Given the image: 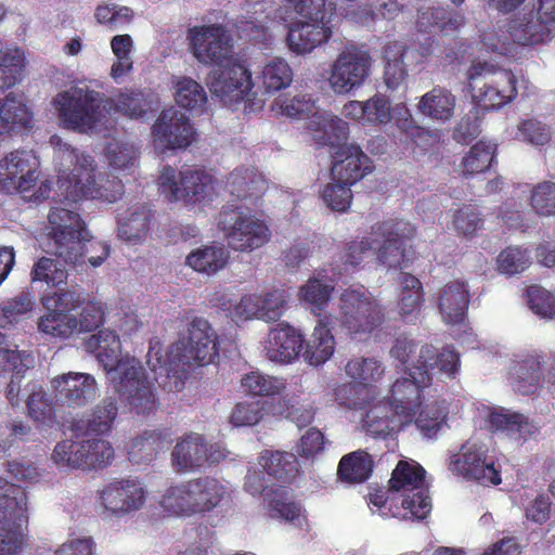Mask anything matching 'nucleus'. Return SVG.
<instances>
[{
  "instance_id": "obj_36",
  "label": "nucleus",
  "mask_w": 555,
  "mask_h": 555,
  "mask_svg": "<svg viewBox=\"0 0 555 555\" xmlns=\"http://www.w3.org/2000/svg\"><path fill=\"white\" fill-rule=\"evenodd\" d=\"M258 464L274 479L291 482L299 472L297 456L292 452L264 450L258 457Z\"/></svg>"
},
{
  "instance_id": "obj_24",
  "label": "nucleus",
  "mask_w": 555,
  "mask_h": 555,
  "mask_svg": "<svg viewBox=\"0 0 555 555\" xmlns=\"http://www.w3.org/2000/svg\"><path fill=\"white\" fill-rule=\"evenodd\" d=\"M332 176L335 181L353 185L374 169L372 159L357 144H343L335 152Z\"/></svg>"
},
{
  "instance_id": "obj_54",
  "label": "nucleus",
  "mask_w": 555,
  "mask_h": 555,
  "mask_svg": "<svg viewBox=\"0 0 555 555\" xmlns=\"http://www.w3.org/2000/svg\"><path fill=\"white\" fill-rule=\"evenodd\" d=\"M241 387L251 396L271 397L281 393L286 384L281 378L250 372L242 377Z\"/></svg>"
},
{
  "instance_id": "obj_28",
  "label": "nucleus",
  "mask_w": 555,
  "mask_h": 555,
  "mask_svg": "<svg viewBox=\"0 0 555 555\" xmlns=\"http://www.w3.org/2000/svg\"><path fill=\"white\" fill-rule=\"evenodd\" d=\"M304 335L289 324H279L268 334L264 346L266 356L270 361L291 363L298 359L304 349Z\"/></svg>"
},
{
  "instance_id": "obj_56",
  "label": "nucleus",
  "mask_w": 555,
  "mask_h": 555,
  "mask_svg": "<svg viewBox=\"0 0 555 555\" xmlns=\"http://www.w3.org/2000/svg\"><path fill=\"white\" fill-rule=\"evenodd\" d=\"M175 98L179 106L189 111L202 109L207 102L204 88L189 77H181L177 81Z\"/></svg>"
},
{
  "instance_id": "obj_25",
  "label": "nucleus",
  "mask_w": 555,
  "mask_h": 555,
  "mask_svg": "<svg viewBox=\"0 0 555 555\" xmlns=\"http://www.w3.org/2000/svg\"><path fill=\"white\" fill-rule=\"evenodd\" d=\"M436 302L446 323H462L466 318L470 302L468 283L462 279L447 282L436 293Z\"/></svg>"
},
{
  "instance_id": "obj_14",
  "label": "nucleus",
  "mask_w": 555,
  "mask_h": 555,
  "mask_svg": "<svg viewBox=\"0 0 555 555\" xmlns=\"http://www.w3.org/2000/svg\"><path fill=\"white\" fill-rule=\"evenodd\" d=\"M372 234L383 241L377 251V260L389 269L408 267L406 242L416 234L415 227L403 219L391 218L372 225Z\"/></svg>"
},
{
  "instance_id": "obj_23",
  "label": "nucleus",
  "mask_w": 555,
  "mask_h": 555,
  "mask_svg": "<svg viewBox=\"0 0 555 555\" xmlns=\"http://www.w3.org/2000/svg\"><path fill=\"white\" fill-rule=\"evenodd\" d=\"M54 397L61 405L81 408L94 399L96 382L86 373H66L51 380Z\"/></svg>"
},
{
  "instance_id": "obj_3",
  "label": "nucleus",
  "mask_w": 555,
  "mask_h": 555,
  "mask_svg": "<svg viewBox=\"0 0 555 555\" xmlns=\"http://www.w3.org/2000/svg\"><path fill=\"white\" fill-rule=\"evenodd\" d=\"M53 242V254L74 266L88 262L101 266L109 255V246L93 240L78 212L64 207H53L48 216Z\"/></svg>"
},
{
  "instance_id": "obj_21",
  "label": "nucleus",
  "mask_w": 555,
  "mask_h": 555,
  "mask_svg": "<svg viewBox=\"0 0 555 555\" xmlns=\"http://www.w3.org/2000/svg\"><path fill=\"white\" fill-rule=\"evenodd\" d=\"M194 133L189 117L176 107L163 109L152 127L154 143L163 151L188 147Z\"/></svg>"
},
{
  "instance_id": "obj_19",
  "label": "nucleus",
  "mask_w": 555,
  "mask_h": 555,
  "mask_svg": "<svg viewBox=\"0 0 555 555\" xmlns=\"http://www.w3.org/2000/svg\"><path fill=\"white\" fill-rule=\"evenodd\" d=\"M225 457L217 446L208 444L205 437L189 433L181 437L171 452L172 464L178 472H194L206 465L219 463Z\"/></svg>"
},
{
  "instance_id": "obj_47",
  "label": "nucleus",
  "mask_w": 555,
  "mask_h": 555,
  "mask_svg": "<svg viewBox=\"0 0 555 555\" xmlns=\"http://www.w3.org/2000/svg\"><path fill=\"white\" fill-rule=\"evenodd\" d=\"M105 103L109 108L131 118L143 117L151 107L147 94L138 89H126L113 99H105Z\"/></svg>"
},
{
  "instance_id": "obj_53",
  "label": "nucleus",
  "mask_w": 555,
  "mask_h": 555,
  "mask_svg": "<svg viewBox=\"0 0 555 555\" xmlns=\"http://www.w3.org/2000/svg\"><path fill=\"white\" fill-rule=\"evenodd\" d=\"M111 49L116 56V61L111 67V77L118 81L133 69V60L131 57L133 40L128 34L116 35L111 39Z\"/></svg>"
},
{
  "instance_id": "obj_18",
  "label": "nucleus",
  "mask_w": 555,
  "mask_h": 555,
  "mask_svg": "<svg viewBox=\"0 0 555 555\" xmlns=\"http://www.w3.org/2000/svg\"><path fill=\"white\" fill-rule=\"evenodd\" d=\"M35 157L27 151H13L0 160V191L5 194L30 192L38 183Z\"/></svg>"
},
{
  "instance_id": "obj_60",
  "label": "nucleus",
  "mask_w": 555,
  "mask_h": 555,
  "mask_svg": "<svg viewBox=\"0 0 555 555\" xmlns=\"http://www.w3.org/2000/svg\"><path fill=\"white\" fill-rule=\"evenodd\" d=\"M41 304L46 310L66 311L70 313L85 304V296L75 288H59L41 296Z\"/></svg>"
},
{
  "instance_id": "obj_9",
  "label": "nucleus",
  "mask_w": 555,
  "mask_h": 555,
  "mask_svg": "<svg viewBox=\"0 0 555 555\" xmlns=\"http://www.w3.org/2000/svg\"><path fill=\"white\" fill-rule=\"evenodd\" d=\"M217 224L229 246L237 251L250 253L271 238V230L266 221L241 206H223Z\"/></svg>"
},
{
  "instance_id": "obj_31",
  "label": "nucleus",
  "mask_w": 555,
  "mask_h": 555,
  "mask_svg": "<svg viewBox=\"0 0 555 555\" xmlns=\"http://www.w3.org/2000/svg\"><path fill=\"white\" fill-rule=\"evenodd\" d=\"M172 441L170 428L144 430L131 440L129 460L137 464L151 462L160 451L167 450Z\"/></svg>"
},
{
  "instance_id": "obj_46",
  "label": "nucleus",
  "mask_w": 555,
  "mask_h": 555,
  "mask_svg": "<svg viewBox=\"0 0 555 555\" xmlns=\"http://www.w3.org/2000/svg\"><path fill=\"white\" fill-rule=\"evenodd\" d=\"M345 371L354 383L369 387L382 379L385 367L376 358L356 357L347 362Z\"/></svg>"
},
{
  "instance_id": "obj_29",
  "label": "nucleus",
  "mask_w": 555,
  "mask_h": 555,
  "mask_svg": "<svg viewBox=\"0 0 555 555\" xmlns=\"http://www.w3.org/2000/svg\"><path fill=\"white\" fill-rule=\"evenodd\" d=\"M331 36L326 22H295L288 28L286 41L292 52L307 54L327 42Z\"/></svg>"
},
{
  "instance_id": "obj_6",
  "label": "nucleus",
  "mask_w": 555,
  "mask_h": 555,
  "mask_svg": "<svg viewBox=\"0 0 555 555\" xmlns=\"http://www.w3.org/2000/svg\"><path fill=\"white\" fill-rule=\"evenodd\" d=\"M103 93L88 87H72L59 92L52 100L59 125L80 134L96 131L105 118Z\"/></svg>"
},
{
  "instance_id": "obj_49",
  "label": "nucleus",
  "mask_w": 555,
  "mask_h": 555,
  "mask_svg": "<svg viewBox=\"0 0 555 555\" xmlns=\"http://www.w3.org/2000/svg\"><path fill=\"white\" fill-rule=\"evenodd\" d=\"M27 389L29 395L26 402L29 416L37 423L51 426L55 418L52 400L37 383H29Z\"/></svg>"
},
{
  "instance_id": "obj_51",
  "label": "nucleus",
  "mask_w": 555,
  "mask_h": 555,
  "mask_svg": "<svg viewBox=\"0 0 555 555\" xmlns=\"http://www.w3.org/2000/svg\"><path fill=\"white\" fill-rule=\"evenodd\" d=\"M25 57L20 49L0 51V95L21 79Z\"/></svg>"
},
{
  "instance_id": "obj_13",
  "label": "nucleus",
  "mask_w": 555,
  "mask_h": 555,
  "mask_svg": "<svg viewBox=\"0 0 555 555\" xmlns=\"http://www.w3.org/2000/svg\"><path fill=\"white\" fill-rule=\"evenodd\" d=\"M425 469L417 463L399 461L389 479V489L402 492V507L416 519H424L431 509L430 498L424 488Z\"/></svg>"
},
{
  "instance_id": "obj_32",
  "label": "nucleus",
  "mask_w": 555,
  "mask_h": 555,
  "mask_svg": "<svg viewBox=\"0 0 555 555\" xmlns=\"http://www.w3.org/2000/svg\"><path fill=\"white\" fill-rule=\"evenodd\" d=\"M33 113L22 96L9 93L0 103V137L31 128Z\"/></svg>"
},
{
  "instance_id": "obj_44",
  "label": "nucleus",
  "mask_w": 555,
  "mask_h": 555,
  "mask_svg": "<svg viewBox=\"0 0 555 555\" xmlns=\"http://www.w3.org/2000/svg\"><path fill=\"white\" fill-rule=\"evenodd\" d=\"M263 180L254 168H236L227 178V189L237 199H245L261 191Z\"/></svg>"
},
{
  "instance_id": "obj_20",
  "label": "nucleus",
  "mask_w": 555,
  "mask_h": 555,
  "mask_svg": "<svg viewBox=\"0 0 555 555\" xmlns=\"http://www.w3.org/2000/svg\"><path fill=\"white\" fill-rule=\"evenodd\" d=\"M253 86L250 70L233 57L214 72L209 81L211 93L229 103L244 100Z\"/></svg>"
},
{
  "instance_id": "obj_48",
  "label": "nucleus",
  "mask_w": 555,
  "mask_h": 555,
  "mask_svg": "<svg viewBox=\"0 0 555 555\" xmlns=\"http://www.w3.org/2000/svg\"><path fill=\"white\" fill-rule=\"evenodd\" d=\"M260 80L267 93H274L292 83L293 69L285 60L274 57L263 66Z\"/></svg>"
},
{
  "instance_id": "obj_7",
  "label": "nucleus",
  "mask_w": 555,
  "mask_h": 555,
  "mask_svg": "<svg viewBox=\"0 0 555 555\" xmlns=\"http://www.w3.org/2000/svg\"><path fill=\"white\" fill-rule=\"evenodd\" d=\"M225 494V486L217 478L199 476L169 487L160 505L169 515L192 516L211 512L220 505Z\"/></svg>"
},
{
  "instance_id": "obj_16",
  "label": "nucleus",
  "mask_w": 555,
  "mask_h": 555,
  "mask_svg": "<svg viewBox=\"0 0 555 555\" xmlns=\"http://www.w3.org/2000/svg\"><path fill=\"white\" fill-rule=\"evenodd\" d=\"M449 469L453 475L482 486H498L501 483V472L496 468L494 460L488 455L485 446L464 443L460 451L450 459Z\"/></svg>"
},
{
  "instance_id": "obj_41",
  "label": "nucleus",
  "mask_w": 555,
  "mask_h": 555,
  "mask_svg": "<svg viewBox=\"0 0 555 555\" xmlns=\"http://www.w3.org/2000/svg\"><path fill=\"white\" fill-rule=\"evenodd\" d=\"M153 218L145 204L132 206L125 217L119 218L118 233L125 241H140L146 236Z\"/></svg>"
},
{
  "instance_id": "obj_40",
  "label": "nucleus",
  "mask_w": 555,
  "mask_h": 555,
  "mask_svg": "<svg viewBox=\"0 0 555 555\" xmlns=\"http://www.w3.org/2000/svg\"><path fill=\"white\" fill-rule=\"evenodd\" d=\"M541 357L530 354L518 361L514 366V390L522 396H530L538 391L541 383Z\"/></svg>"
},
{
  "instance_id": "obj_62",
  "label": "nucleus",
  "mask_w": 555,
  "mask_h": 555,
  "mask_svg": "<svg viewBox=\"0 0 555 555\" xmlns=\"http://www.w3.org/2000/svg\"><path fill=\"white\" fill-rule=\"evenodd\" d=\"M34 363V358L26 351L11 349L8 344V337L0 332V369L2 371L25 372Z\"/></svg>"
},
{
  "instance_id": "obj_63",
  "label": "nucleus",
  "mask_w": 555,
  "mask_h": 555,
  "mask_svg": "<svg viewBox=\"0 0 555 555\" xmlns=\"http://www.w3.org/2000/svg\"><path fill=\"white\" fill-rule=\"evenodd\" d=\"M483 219L476 206L464 204L453 216V225L457 234L473 237L483 228Z\"/></svg>"
},
{
  "instance_id": "obj_33",
  "label": "nucleus",
  "mask_w": 555,
  "mask_h": 555,
  "mask_svg": "<svg viewBox=\"0 0 555 555\" xmlns=\"http://www.w3.org/2000/svg\"><path fill=\"white\" fill-rule=\"evenodd\" d=\"M405 426H408L405 422L398 417L395 409L387 400L371 405L363 420V427L366 433L374 437L386 438L392 433L400 431Z\"/></svg>"
},
{
  "instance_id": "obj_55",
  "label": "nucleus",
  "mask_w": 555,
  "mask_h": 555,
  "mask_svg": "<svg viewBox=\"0 0 555 555\" xmlns=\"http://www.w3.org/2000/svg\"><path fill=\"white\" fill-rule=\"evenodd\" d=\"M67 270L56 259L49 257L39 258L31 270L33 282H44L50 287H59L67 281Z\"/></svg>"
},
{
  "instance_id": "obj_12",
  "label": "nucleus",
  "mask_w": 555,
  "mask_h": 555,
  "mask_svg": "<svg viewBox=\"0 0 555 555\" xmlns=\"http://www.w3.org/2000/svg\"><path fill=\"white\" fill-rule=\"evenodd\" d=\"M52 459L59 467L91 470L109 465L114 459V449L109 442L102 439H66L56 443Z\"/></svg>"
},
{
  "instance_id": "obj_27",
  "label": "nucleus",
  "mask_w": 555,
  "mask_h": 555,
  "mask_svg": "<svg viewBox=\"0 0 555 555\" xmlns=\"http://www.w3.org/2000/svg\"><path fill=\"white\" fill-rule=\"evenodd\" d=\"M27 495L25 490L0 477V524L23 534L28 524Z\"/></svg>"
},
{
  "instance_id": "obj_61",
  "label": "nucleus",
  "mask_w": 555,
  "mask_h": 555,
  "mask_svg": "<svg viewBox=\"0 0 555 555\" xmlns=\"http://www.w3.org/2000/svg\"><path fill=\"white\" fill-rule=\"evenodd\" d=\"M530 205L538 216L555 218V182L535 184L531 190Z\"/></svg>"
},
{
  "instance_id": "obj_22",
  "label": "nucleus",
  "mask_w": 555,
  "mask_h": 555,
  "mask_svg": "<svg viewBox=\"0 0 555 555\" xmlns=\"http://www.w3.org/2000/svg\"><path fill=\"white\" fill-rule=\"evenodd\" d=\"M145 502L141 483L132 479L115 480L100 491V504L115 516H124L140 509Z\"/></svg>"
},
{
  "instance_id": "obj_35",
  "label": "nucleus",
  "mask_w": 555,
  "mask_h": 555,
  "mask_svg": "<svg viewBox=\"0 0 555 555\" xmlns=\"http://www.w3.org/2000/svg\"><path fill=\"white\" fill-rule=\"evenodd\" d=\"M508 31L512 39L521 46L543 43L551 37L550 24L532 11L513 20Z\"/></svg>"
},
{
  "instance_id": "obj_5",
  "label": "nucleus",
  "mask_w": 555,
  "mask_h": 555,
  "mask_svg": "<svg viewBox=\"0 0 555 555\" xmlns=\"http://www.w3.org/2000/svg\"><path fill=\"white\" fill-rule=\"evenodd\" d=\"M188 336L182 341V352L177 353V359L164 360L156 358L153 362L152 352L149 351L147 363L156 373L160 369L167 376L177 375L178 378H186L191 366H205L212 363L219 357L218 335L211 324L202 317H195L188 324Z\"/></svg>"
},
{
  "instance_id": "obj_38",
  "label": "nucleus",
  "mask_w": 555,
  "mask_h": 555,
  "mask_svg": "<svg viewBox=\"0 0 555 555\" xmlns=\"http://www.w3.org/2000/svg\"><path fill=\"white\" fill-rule=\"evenodd\" d=\"M118 412L117 402L113 398L103 399L86 420L76 423V429L86 435H106L112 428Z\"/></svg>"
},
{
  "instance_id": "obj_4",
  "label": "nucleus",
  "mask_w": 555,
  "mask_h": 555,
  "mask_svg": "<svg viewBox=\"0 0 555 555\" xmlns=\"http://www.w3.org/2000/svg\"><path fill=\"white\" fill-rule=\"evenodd\" d=\"M64 156L74 164L69 173L59 177V188L64 191V199L68 204L89 198L116 203L122 197L125 193L122 181L117 177H100L98 180L94 159L90 155L70 149L64 152Z\"/></svg>"
},
{
  "instance_id": "obj_58",
  "label": "nucleus",
  "mask_w": 555,
  "mask_h": 555,
  "mask_svg": "<svg viewBox=\"0 0 555 555\" xmlns=\"http://www.w3.org/2000/svg\"><path fill=\"white\" fill-rule=\"evenodd\" d=\"M334 291V286L322 282L318 278H310L299 289L301 301L312 306V312L320 318L321 311L325 309Z\"/></svg>"
},
{
  "instance_id": "obj_26",
  "label": "nucleus",
  "mask_w": 555,
  "mask_h": 555,
  "mask_svg": "<svg viewBox=\"0 0 555 555\" xmlns=\"http://www.w3.org/2000/svg\"><path fill=\"white\" fill-rule=\"evenodd\" d=\"M287 296L284 289H272L264 295H244L236 305V312L245 319L257 318L278 321L284 313Z\"/></svg>"
},
{
  "instance_id": "obj_37",
  "label": "nucleus",
  "mask_w": 555,
  "mask_h": 555,
  "mask_svg": "<svg viewBox=\"0 0 555 555\" xmlns=\"http://www.w3.org/2000/svg\"><path fill=\"white\" fill-rule=\"evenodd\" d=\"M464 23L465 18L462 14L444 8L421 9L416 20L417 29L423 33H430L433 29L443 33L456 31Z\"/></svg>"
},
{
  "instance_id": "obj_34",
  "label": "nucleus",
  "mask_w": 555,
  "mask_h": 555,
  "mask_svg": "<svg viewBox=\"0 0 555 555\" xmlns=\"http://www.w3.org/2000/svg\"><path fill=\"white\" fill-rule=\"evenodd\" d=\"M401 289L398 296V313L404 323L415 324L424 305L422 282L411 273L400 276Z\"/></svg>"
},
{
  "instance_id": "obj_11",
  "label": "nucleus",
  "mask_w": 555,
  "mask_h": 555,
  "mask_svg": "<svg viewBox=\"0 0 555 555\" xmlns=\"http://www.w3.org/2000/svg\"><path fill=\"white\" fill-rule=\"evenodd\" d=\"M341 326L350 334H371L384 322V309L364 287L350 286L339 296Z\"/></svg>"
},
{
  "instance_id": "obj_2",
  "label": "nucleus",
  "mask_w": 555,
  "mask_h": 555,
  "mask_svg": "<svg viewBox=\"0 0 555 555\" xmlns=\"http://www.w3.org/2000/svg\"><path fill=\"white\" fill-rule=\"evenodd\" d=\"M460 366V353L453 347L446 346L438 351L433 345L424 344L416 362L406 366L408 375L391 385L386 400L398 417L410 425L422 406L425 388L431 384L429 370L437 369L441 376L454 379Z\"/></svg>"
},
{
  "instance_id": "obj_1",
  "label": "nucleus",
  "mask_w": 555,
  "mask_h": 555,
  "mask_svg": "<svg viewBox=\"0 0 555 555\" xmlns=\"http://www.w3.org/2000/svg\"><path fill=\"white\" fill-rule=\"evenodd\" d=\"M85 348L111 375L115 390L130 411L150 415L157 410L158 402L144 367L137 359L121 356V341L115 331L100 330L86 339Z\"/></svg>"
},
{
  "instance_id": "obj_43",
  "label": "nucleus",
  "mask_w": 555,
  "mask_h": 555,
  "mask_svg": "<svg viewBox=\"0 0 555 555\" xmlns=\"http://www.w3.org/2000/svg\"><path fill=\"white\" fill-rule=\"evenodd\" d=\"M373 465L372 456L363 450H358L341 457L337 474L341 480L363 482L372 474Z\"/></svg>"
},
{
  "instance_id": "obj_15",
  "label": "nucleus",
  "mask_w": 555,
  "mask_h": 555,
  "mask_svg": "<svg viewBox=\"0 0 555 555\" xmlns=\"http://www.w3.org/2000/svg\"><path fill=\"white\" fill-rule=\"evenodd\" d=\"M188 38L191 53L202 64L221 66L232 59V38L221 24L194 26Z\"/></svg>"
},
{
  "instance_id": "obj_42",
  "label": "nucleus",
  "mask_w": 555,
  "mask_h": 555,
  "mask_svg": "<svg viewBox=\"0 0 555 555\" xmlns=\"http://www.w3.org/2000/svg\"><path fill=\"white\" fill-rule=\"evenodd\" d=\"M229 257V251L223 246H204L190 253L186 264L197 272L210 275L223 269Z\"/></svg>"
},
{
  "instance_id": "obj_64",
  "label": "nucleus",
  "mask_w": 555,
  "mask_h": 555,
  "mask_svg": "<svg viewBox=\"0 0 555 555\" xmlns=\"http://www.w3.org/2000/svg\"><path fill=\"white\" fill-rule=\"evenodd\" d=\"M530 264L529 255L526 249L509 246L502 250L498 257L500 272L514 275L525 271Z\"/></svg>"
},
{
  "instance_id": "obj_50",
  "label": "nucleus",
  "mask_w": 555,
  "mask_h": 555,
  "mask_svg": "<svg viewBox=\"0 0 555 555\" xmlns=\"http://www.w3.org/2000/svg\"><path fill=\"white\" fill-rule=\"evenodd\" d=\"M495 152V144L483 140L478 141L462 160L463 175L469 177L488 170L494 160Z\"/></svg>"
},
{
  "instance_id": "obj_8",
  "label": "nucleus",
  "mask_w": 555,
  "mask_h": 555,
  "mask_svg": "<svg viewBox=\"0 0 555 555\" xmlns=\"http://www.w3.org/2000/svg\"><path fill=\"white\" fill-rule=\"evenodd\" d=\"M214 177L204 169L186 167L177 171L164 166L158 177V191L169 203L203 205L212 201Z\"/></svg>"
},
{
  "instance_id": "obj_39",
  "label": "nucleus",
  "mask_w": 555,
  "mask_h": 555,
  "mask_svg": "<svg viewBox=\"0 0 555 555\" xmlns=\"http://www.w3.org/2000/svg\"><path fill=\"white\" fill-rule=\"evenodd\" d=\"M420 112L436 120H450L455 108V96L446 88L435 87L425 93L418 103Z\"/></svg>"
},
{
  "instance_id": "obj_17",
  "label": "nucleus",
  "mask_w": 555,
  "mask_h": 555,
  "mask_svg": "<svg viewBox=\"0 0 555 555\" xmlns=\"http://www.w3.org/2000/svg\"><path fill=\"white\" fill-rule=\"evenodd\" d=\"M372 57L369 50L350 44L332 65L330 85L335 93L346 94L363 85L370 75Z\"/></svg>"
},
{
  "instance_id": "obj_45",
  "label": "nucleus",
  "mask_w": 555,
  "mask_h": 555,
  "mask_svg": "<svg viewBox=\"0 0 555 555\" xmlns=\"http://www.w3.org/2000/svg\"><path fill=\"white\" fill-rule=\"evenodd\" d=\"M77 317L66 311L47 310L38 320V330L51 337L66 339L78 332Z\"/></svg>"
},
{
  "instance_id": "obj_10",
  "label": "nucleus",
  "mask_w": 555,
  "mask_h": 555,
  "mask_svg": "<svg viewBox=\"0 0 555 555\" xmlns=\"http://www.w3.org/2000/svg\"><path fill=\"white\" fill-rule=\"evenodd\" d=\"M474 100L483 109H498L517 95L516 77L509 69L493 68L488 63L473 64L467 70Z\"/></svg>"
},
{
  "instance_id": "obj_59",
  "label": "nucleus",
  "mask_w": 555,
  "mask_h": 555,
  "mask_svg": "<svg viewBox=\"0 0 555 555\" xmlns=\"http://www.w3.org/2000/svg\"><path fill=\"white\" fill-rule=\"evenodd\" d=\"M33 296L27 292H21L14 297L0 302V327L5 328L21 320L22 317L33 310Z\"/></svg>"
},
{
  "instance_id": "obj_30",
  "label": "nucleus",
  "mask_w": 555,
  "mask_h": 555,
  "mask_svg": "<svg viewBox=\"0 0 555 555\" xmlns=\"http://www.w3.org/2000/svg\"><path fill=\"white\" fill-rule=\"evenodd\" d=\"M332 317L327 314L318 320L311 338L306 343L302 351L304 360L309 365L320 366L334 354L336 340L332 334Z\"/></svg>"
},
{
  "instance_id": "obj_57",
  "label": "nucleus",
  "mask_w": 555,
  "mask_h": 555,
  "mask_svg": "<svg viewBox=\"0 0 555 555\" xmlns=\"http://www.w3.org/2000/svg\"><path fill=\"white\" fill-rule=\"evenodd\" d=\"M321 129L313 134V140L321 146H341L348 138L349 127L346 121L336 116L322 117Z\"/></svg>"
},
{
  "instance_id": "obj_52",
  "label": "nucleus",
  "mask_w": 555,
  "mask_h": 555,
  "mask_svg": "<svg viewBox=\"0 0 555 555\" xmlns=\"http://www.w3.org/2000/svg\"><path fill=\"white\" fill-rule=\"evenodd\" d=\"M447 415L448 406L446 401L435 400L425 404L413 422L425 437L431 438L440 430Z\"/></svg>"
}]
</instances>
